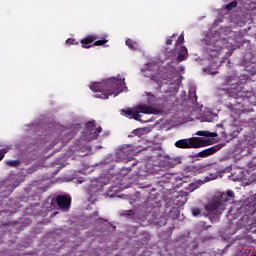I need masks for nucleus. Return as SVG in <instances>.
<instances>
[{"label": "nucleus", "mask_w": 256, "mask_h": 256, "mask_svg": "<svg viewBox=\"0 0 256 256\" xmlns=\"http://www.w3.org/2000/svg\"><path fill=\"white\" fill-rule=\"evenodd\" d=\"M223 85H228L226 88V93L232 99H235L233 103L228 105L230 111H234L236 115H241L245 113L247 108L245 106L249 103V96H247V91L245 90V84L235 76L224 77Z\"/></svg>", "instance_id": "nucleus-1"}, {"label": "nucleus", "mask_w": 256, "mask_h": 256, "mask_svg": "<svg viewBox=\"0 0 256 256\" xmlns=\"http://www.w3.org/2000/svg\"><path fill=\"white\" fill-rule=\"evenodd\" d=\"M91 91L98 99H109L110 95L117 97L125 90V79L109 78L103 82H94L90 85Z\"/></svg>", "instance_id": "nucleus-2"}, {"label": "nucleus", "mask_w": 256, "mask_h": 256, "mask_svg": "<svg viewBox=\"0 0 256 256\" xmlns=\"http://www.w3.org/2000/svg\"><path fill=\"white\" fill-rule=\"evenodd\" d=\"M235 199V192L233 190H228L226 193H219L212 201L206 204L205 210L208 213H221L225 211V207L228 203H231Z\"/></svg>", "instance_id": "nucleus-3"}, {"label": "nucleus", "mask_w": 256, "mask_h": 256, "mask_svg": "<svg viewBox=\"0 0 256 256\" xmlns=\"http://www.w3.org/2000/svg\"><path fill=\"white\" fill-rule=\"evenodd\" d=\"M208 145L209 142L200 137L180 139L175 142L177 149H201V147H207Z\"/></svg>", "instance_id": "nucleus-4"}, {"label": "nucleus", "mask_w": 256, "mask_h": 256, "mask_svg": "<svg viewBox=\"0 0 256 256\" xmlns=\"http://www.w3.org/2000/svg\"><path fill=\"white\" fill-rule=\"evenodd\" d=\"M201 185H203V181L188 184V186L185 188L186 191L180 192V195L176 196V205H185V203H187V196L189 193H193V191L199 189Z\"/></svg>", "instance_id": "nucleus-5"}, {"label": "nucleus", "mask_w": 256, "mask_h": 256, "mask_svg": "<svg viewBox=\"0 0 256 256\" xmlns=\"http://www.w3.org/2000/svg\"><path fill=\"white\" fill-rule=\"evenodd\" d=\"M85 129H86V141H95V139H98L99 134L101 131H103V128L97 127L95 124V121H89L85 124Z\"/></svg>", "instance_id": "nucleus-6"}, {"label": "nucleus", "mask_w": 256, "mask_h": 256, "mask_svg": "<svg viewBox=\"0 0 256 256\" xmlns=\"http://www.w3.org/2000/svg\"><path fill=\"white\" fill-rule=\"evenodd\" d=\"M56 203L58 205V208L62 211H69L71 208V196L69 195H58L56 199H53L51 201V205Z\"/></svg>", "instance_id": "nucleus-7"}, {"label": "nucleus", "mask_w": 256, "mask_h": 256, "mask_svg": "<svg viewBox=\"0 0 256 256\" xmlns=\"http://www.w3.org/2000/svg\"><path fill=\"white\" fill-rule=\"evenodd\" d=\"M120 115L127 119H134V121H141L142 115L137 111V107L127 108L120 110Z\"/></svg>", "instance_id": "nucleus-8"}, {"label": "nucleus", "mask_w": 256, "mask_h": 256, "mask_svg": "<svg viewBox=\"0 0 256 256\" xmlns=\"http://www.w3.org/2000/svg\"><path fill=\"white\" fill-rule=\"evenodd\" d=\"M246 149L248 155H253V149L256 147V138L254 133H248L244 135Z\"/></svg>", "instance_id": "nucleus-9"}, {"label": "nucleus", "mask_w": 256, "mask_h": 256, "mask_svg": "<svg viewBox=\"0 0 256 256\" xmlns=\"http://www.w3.org/2000/svg\"><path fill=\"white\" fill-rule=\"evenodd\" d=\"M136 110L138 111V115H141V113H143L144 115H157V113H159V110H157V108L145 104L137 105Z\"/></svg>", "instance_id": "nucleus-10"}, {"label": "nucleus", "mask_w": 256, "mask_h": 256, "mask_svg": "<svg viewBox=\"0 0 256 256\" xmlns=\"http://www.w3.org/2000/svg\"><path fill=\"white\" fill-rule=\"evenodd\" d=\"M219 149H221L219 146H212L198 152L197 154H195V157H201L202 159H205V157H211V155H215V153H217Z\"/></svg>", "instance_id": "nucleus-11"}, {"label": "nucleus", "mask_w": 256, "mask_h": 256, "mask_svg": "<svg viewBox=\"0 0 256 256\" xmlns=\"http://www.w3.org/2000/svg\"><path fill=\"white\" fill-rule=\"evenodd\" d=\"M95 41H97V35H88L87 37L82 39L80 43L82 44L83 49H91Z\"/></svg>", "instance_id": "nucleus-12"}, {"label": "nucleus", "mask_w": 256, "mask_h": 256, "mask_svg": "<svg viewBox=\"0 0 256 256\" xmlns=\"http://www.w3.org/2000/svg\"><path fill=\"white\" fill-rule=\"evenodd\" d=\"M162 181L164 183H173V181H176V183H179V181H182V183H185V180H183V178L178 177L176 174H172V173H165L162 176Z\"/></svg>", "instance_id": "nucleus-13"}, {"label": "nucleus", "mask_w": 256, "mask_h": 256, "mask_svg": "<svg viewBox=\"0 0 256 256\" xmlns=\"http://www.w3.org/2000/svg\"><path fill=\"white\" fill-rule=\"evenodd\" d=\"M176 50H178V56H177V61H179L181 63V61H185V59H187V57H189V50H187V47L185 46H178V48H176Z\"/></svg>", "instance_id": "nucleus-14"}, {"label": "nucleus", "mask_w": 256, "mask_h": 256, "mask_svg": "<svg viewBox=\"0 0 256 256\" xmlns=\"http://www.w3.org/2000/svg\"><path fill=\"white\" fill-rule=\"evenodd\" d=\"M211 167V165L207 164V165H195L191 168L192 173H194V175H201V173H205V171H209V168Z\"/></svg>", "instance_id": "nucleus-15"}, {"label": "nucleus", "mask_w": 256, "mask_h": 256, "mask_svg": "<svg viewBox=\"0 0 256 256\" xmlns=\"http://www.w3.org/2000/svg\"><path fill=\"white\" fill-rule=\"evenodd\" d=\"M125 44L130 49V51H137L139 49V43H137V41H133L131 38H128L125 41Z\"/></svg>", "instance_id": "nucleus-16"}, {"label": "nucleus", "mask_w": 256, "mask_h": 256, "mask_svg": "<svg viewBox=\"0 0 256 256\" xmlns=\"http://www.w3.org/2000/svg\"><path fill=\"white\" fill-rule=\"evenodd\" d=\"M248 207L256 213V194L250 197Z\"/></svg>", "instance_id": "nucleus-17"}, {"label": "nucleus", "mask_w": 256, "mask_h": 256, "mask_svg": "<svg viewBox=\"0 0 256 256\" xmlns=\"http://www.w3.org/2000/svg\"><path fill=\"white\" fill-rule=\"evenodd\" d=\"M188 97L193 105H197V92L190 91Z\"/></svg>", "instance_id": "nucleus-18"}, {"label": "nucleus", "mask_w": 256, "mask_h": 256, "mask_svg": "<svg viewBox=\"0 0 256 256\" xmlns=\"http://www.w3.org/2000/svg\"><path fill=\"white\" fill-rule=\"evenodd\" d=\"M185 43V34H183V32L180 34V36L178 37V39L176 40L175 43V49H178L179 45Z\"/></svg>", "instance_id": "nucleus-19"}, {"label": "nucleus", "mask_w": 256, "mask_h": 256, "mask_svg": "<svg viewBox=\"0 0 256 256\" xmlns=\"http://www.w3.org/2000/svg\"><path fill=\"white\" fill-rule=\"evenodd\" d=\"M196 135H198L199 137H215V135H213V133L209 131H198L196 132Z\"/></svg>", "instance_id": "nucleus-20"}, {"label": "nucleus", "mask_w": 256, "mask_h": 256, "mask_svg": "<svg viewBox=\"0 0 256 256\" xmlns=\"http://www.w3.org/2000/svg\"><path fill=\"white\" fill-rule=\"evenodd\" d=\"M237 5H238L237 1H233V2H230L229 4H227V5L224 7V9H225L226 11H233V9L237 8Z\"/></svg>", "instance_id": "nucleus-21"}, {"label": "nucleus", "mask_w": 256, "mask_h": 256, "mask_svg": "<svg viewBox=\"0 0 256 256\" xmlns=\"http://www.w3.org/2000/svg\"><path fill=\"white\" fill-rule=\"evenodd\" d=\"M6 165H8L9 167H19V165H21V161L20 160H9L6 162Z\"/></svg>", "instance_id": "nucleus-22"}, {"label": "nucleus", "mask_w": 256, "mask_h": 256, "mask_svg": "<svg viewBox=\"0 0 256 256\" xmlns=\"http://www.w3.org/2000/svg\"><path fill=\"white\" fill-rule=\"evenodd\" d=\"M227 217H228L229 221H233V219L234 220L237 219V214H235L233 212V209L230 208L229 211H228Z\"/></svg>", "instance_id": "nucleus-23"}, {"label": "nucleus", "mask_w": 256, "mask_h": 256, "mask_svg": "<svg viewBox=\"0 0 256 256\" xmlns=\"http://www.w3.org/2000/svg\"><path fill=\"white\" fill-rule=\"evenodd\" d=\"M106 43H107V39L103 38L101 40L94 41L93 46L99 47V46L105 45Z\"/></svg>", "instance_id": "nucleus-24"}, {"label": "nucleus", "mask_w": 256, "mask_h": 256, "mask_svg": "<svg viewBox=\"0 0 256 256\" xmlns=\"http://www.w3.org/2000/svg\"><path fill=\"white\" fill-rule=\"evenodd\" d=\"M119 155H125L126 157H129V155H131V151L127 148H122L119 152Z\"/></svg>", "instance_id": "nucleus-25"}, {"label": "nucleus", "mask_w": 256, "mask_h": 256, "mask_svg": "<svg viewBox=\"0 0 256 256\" xmlns=\"http://www.w3.org/2000/svg\"><path fill=\"white\" fill-rule=\"evenodd\" d=\"M125 216H126V217H129V219H135V211H133V210H128V211L125 213Z\"/></svg>", "instance_id": "nucleus-26"}, {"label": "nucleus", "mask_w": 256, "mask_h": 256, "mask_svg": "<svg viewBox=\"0 0 256 256\" xmlns=\"http://www.w3.org/2000/svg\"><path fill=\"white\" fill-rule=\"evenodd\" d=\"M66 44L67 45H79V42H77L75 39H73V38H68L67 40H66Z\"/></svg>", "instance_id": "nucleus-27"}, {"label": "nucleus", "mask_w": 256, "mask_h": 256, "mask_svg": "<svg viewBox=\"0 0 256 256\" xmlns=\"http://www.w3.org/2000/svg\"><path fill=\"white\" fill-rule=\"evenodd\" d=\"M192 215H193L194 217H199V215H201V209H199V208H193V209H192Z\"/></svg>", "instance_id": "nucleus-28"}, {"label": "nucleus", "mask_w": 256, "mask_h": 256, "mask_svg": "<svg viewBox=\"0 0 256 256\" xmlns=\"http://www.w3.org/2000/svg\"><path fill=\"white\" fill-rule=\"evenodd\" d=\"M236 227V231H239V229H241L243 227V220H238L236 223H235Z\"/></svg>", "instance_id": "nucleus-29"}, {"label": "nucleus", "mask_w": 256, "mask_h": 256, "mask_svg": "<svg viewBox=\"0 0 256 256\" xmlns=\"http://www.w3.org/2000/svg\"><path fill=\"white\" fill-rule=\"evenodd\" d=\"M5 154H7V149H0V161H3V159L5 158Z\"/></svg>", "instance_id": "nucleus-30"}, {"label": "nucleus", "mask_w": 256, "mask_h": 256, "mask_svg": "<svg viewBox=\"0 0 256 256\" xmlns=\"http://www.w3.org/2000/svg\"><path fill=\"white\" fill-rule=\"evenodd\" d=\"M207 51H212L213 53H217L218 51H220L219 48H217V46H213V47H208Z\"/></svg>", "instance_id": "nucleus-31"}, {"label": "nucleus", "mask_w": 256, "mask_h": 256, "mask_svg": "<svg viewBox=\"0 0 256 256\" xmlns=\"http://www.w3.org/2000/svg\"><path fill=\"white\" fill-rule=\"evenodd\" d=\"M173 37H177V35L173 34V35L166 41V45H173Z\"/></svg>", "instance_id": "nucleus-32"}, {"label": "nucleus", "mask_w": 256, "mask_h": 256, "mask_svg": "<svg viewBox=\"0 0 256 256\" xmlns=\"http://www.w3.org/2000/svg\"><path fill=\"white\" fill-rule=\"evenodd\" d=\"M217 177H218V174H217V173H214V174H210V177H207V179H208L209 181H211V180H213V179H217Z\"/></svg>", "instance_id": "nucleus-33"}, {"label": "nucleus", "mask_w": 256, "mask_h": 256, "mask_svg": "<svg viewBox=\"0 0 256 256\" xmlns=\"http://www.w3.org/2000/svg\"><path fill=\"white\" fill-rule=\"evenodd\" d=\"M146 95L151 98V101H155V94L151 92H146Z\"/></svg>", "instance_id": "nucleus-34"}, {"label": "nucleus", "mask_w": 256, "mask_h": 256, "mask_svg": "<svg viewBox=\"0 0 256 256\" xmlns=\"http://www.w3.org/2000/svg\"><path fill=\"white\" fill-rule=\"evenodd\" d=\"M141 134V130H139V129H136V130H133L132 131V135H140Z\"/></svg>", "instance_id": "nucleus-35"}, {"label": "nucleus", "mask_w": 256, "mask_h": 256, "mask_svg": "<svg viewBox=\"0 0 256 256\" xmlns=\"http://www.w3.org/2000/svg\"><path fill=\"white\" fill-rule=\"evenodd\" d=\"M99 215V212H94V217H97Z\"/></svg>", "instance_id": "nucleus-36"}, {"label": "nucleus", "mask_w": 256, "mask_h": 256, "mask_svg": "<svg viewBox=\"0 0 256 256\" xmlns=\"http://www.w3.org/2000/svg\"><path fill=\"white\" fill-rule=\"evenodd\" d=\"M158 83V88L161 89V84H159V81H156Z\"/></svg>", "instance_id": "nucleus-37"}, {"label": "nucleus", "mask_w": 256, "mask_h": 256, "mask_svg": "<svg viewBox=\"0 0 256 256\" xmlns=\"http://www.w3.org/2000/svg\"><path fill=\"white\" fill-rule=\"evenodd\" d=\"M135 165H137V163H136V162H133V163H132V167H135Z\"/></svg>", "instance_id": "nucleus-38"}, {"label": "nucleus", "mask_w": 256, "mask_h": 256, "mask_svg": "<svg viewBox=\"0 0 256 256\" xmlns=\"http://www.w3.org/2000/svg\"><path fill=\"white\" fill-rule=\"evenodd\" d=\"M129 171H131V168H127V172L129 173Z\"/></svg>", "instance_id": "nucleus-39"}, {"label": "nucleus", "mask_w": 256, "mask_h": 256, "mask_svg": "<svg viewBox=\"0 0 256 256\" xmlns=\"http://www.w3.org/2000/svg\"><path fill=\"white\" fill-rule=\"evenodd\" d=\"M38 136H41V134L37 133Z\"/></svg>", "instance_id": "nucleus-40"}]
</instances>
